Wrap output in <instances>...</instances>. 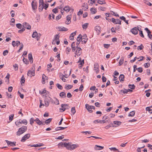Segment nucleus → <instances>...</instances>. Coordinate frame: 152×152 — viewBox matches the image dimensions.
I'll list each match as a JSON object with an SVG mask.
<instances>
[{
    "label": "nucleus",
    "instance_id": "obj_1",
    "mask_svg": "<svg viewBox=\"0 0 152 152\" xmlns=\"http://www.w3.org/2000/svg\"><path fill=\"white\" fill-rule=\"evenodd\" d=\"M27 129V126H23L18 129V131L16 132V135L17 136H20L23 134L26 131Z\"/></svg>",
    "mask_w": 152,
    "mask_h": 152
},
{
    "label": "nucleus",
    "instance_id": "obj_2",
    "mask_svg": "<svg viewBox=\"0 0 152 152\" xmlns=\"http://www.w3.org/2000/svg\"><path fill=\"white\" fill-rule=\"evenodd\" d=\"M37 3L35 0H33L31 3L32 8L34 12L35 13L37 9Z\"/></svg>",
    "mask_w": 152,
    "mask_h": 152
},
{
    "label": "nucleus",
    "instance_id": "obj_3",
    "mask_svg": "<svg viewBox=\"0 0 152 152\" xmlns=\"http://www.w3.org/2000/svg\"><path fill=\"white\" fill-rule=\"evenodd\" d=\"M61 108L59 109L60 111H62L61 112L64 111L68 109L70 107L66 104H62L61 105Z\"/></svg>",
    "mask_w": 152,
    "mask_h": 152
},
{
    "label": "nucleus",
    "instance_id": "obj_4",
    "mask_svg": "<svg viewBox=\"0 0 152 152\" xmlns=\"http://www.w3.org/2000/svg\"><path fill=\"white\" fill-rule=\"evenodd\" d=\"M51 98L50 97L45 96V105L46 107H48Z\"/></svg>",
    "mask_w": 152,
    "mask_h": 152
},
{
    "label": "nucleus",
    "instance_id": "obj_5",
    "mask_svg": "<svg viewBox=\"0 0 152 152\" xmlns=\"http://www.w3.org/2000/svg\"><path fill=\"white\" fill-rule=\"evenodd\" d=\"M30 137V134L29 133L25 135L22 138L20 141L21 142H24L26 140L29 138Z\"/></svg>",
    "mask_w": 152,
    "mask_h": 152
},
{
    "label": "nucleus",
    "instance_id": "obj_6",
    "mask_svg": "<svg viewBox=\"0 0 152 152\" xmlns=\"http://www.w3.org/2000/svg\"><path fill=\"white\" fill-rule=\"evenodd\" d=\"M81 49L78 47V46L76 47V50L75 52V54L78 56H80L81 54Z\"/></svg>",
    "mask_w": 152,
    "mask_h": 152
},
{
    "label": "nucleus",
    "instance_id": "obj_7",
    "mask_svg": "<svg viewBox=\"0 0 152 152\" xmlns=\"http://www.w3.org/2000/svg\"><path fill=\"white\" fill-rule=\"evenodd\" d=\"M82 37V42H83L84 44H86L88 39L87 35L86 34H84Z\"/></svg>",
    "mask_w": 152,
    "mask_h": 152
},
{
    "label": "nucleus",
    "instance_id": "obj_8",
    "mask_svg": "<svg viewBox=\"0 0 152 152\" xmlns=\"http://www.w3.org/2000/svg\"><path fill=\"white\" fill-rule=\"evenodd\" d=\"M144 58V57L142 56H140L139 58H137V57H135L133 59L131 60L130 61V62L131 63H133V62H134L136 61V60L137 59H139V58H140V59L138 60V61H142L143 60V58Z\"/></svg>",
    "mask_w": 152,
    "mask_h": 152
},
{
    "label": "nucleus",
    "instance_id": "obj_9",
    "mask_svg": "<svg viewBox=\"0 0 152 152\" xmlns=\"http://www.w3.org/2000/svg\"><path fill=\"white\" fill-rule=\"evenodd\" d=\"M145 30L148 33V37L151 39H152V35L151 34V32L147 28H145Z\"/></svg>",
    "mask_w": 152,
    "mask_h": 152
},
{
    "label": "nucleus",
    "instance_id": "obj_10",
    "mask_svg": "<svg viewBox=\"0 0 152 152\" xmlns=\"http://www.w3.org/2000/svg\"><path fill=\"white\" fill-rule=\"evenodd\" d=\"M122 122L120 121H113V123L115 125H116L117 126H115V125H113V124H112V126L113 127H117L118 126H120L121 125Z\"/></svg>",
    "mask_w": 152,
    "mask_h": 152
},
{
    "label": "nucleus",
    "instance_id": "obj_11",
    "mask_svg": "<svg viewBox=\"0 0 152 152\" xmlns=\"http://www.w3.org/2000/svg\"><path fill=\"white\" fill-rule=\"evenodd\" d=\"M94 70L95 71L96 74H98L99 72V65L97 64H95L94 65Z\"/></svg>",
    "mask_w": 152,
    "mask_h": 152
},
{
    "label": "nucleus",
    "instance_id": "obj_12",
    "mask_svg": "<svg viewBox=\"0 0 152 152\" xmlns=\"http://www.w3.org/2000/svg\"><path fill=\"white\" fill-rule=\"evenodd\" d=\"M71 15H69L66 16V21L65 22V23L66 24L69 25L70 24L71 22Z\"/></svg>",
    "mask_w": 152,
    "mask_h": 152
},
{
    "label": "nucleus",
    "instance_id": "obj_13",
    "mask_svg": "<svg viewBox=\"0 0 152 152\" xmlns=\"http://www.w3.org/2000/svg\"><path fill=\"white\" fill-rule=\"evenodd\" d=\"M85 106L86 108L89 112L91 113L93 112V111L91 110V106L89 105L88 104H86Z\"/></svg>",
    "mask_w": 152,
    "mask_h": 152
},
{
    "label": "nucleus",
    "instance_id": "obj_14",
    "mask_svg": "<svg viewBox=\"0 0 152 152\" xmlns=\"http://www.w3.org/2000/svg\"><path fill=\"white\" fill-rule=\"evenodd\" d=\"M58 28L59 31H66L68 30L67 28L63 26L58 27Z\"/></svg>",
    "mask_w": 152,
    "mask_h": 152
},
{
    "label": "nucleus",
    "instance_id": "obj_15",
    "mask_svg": "<svg viewBox=\"0 0 152 152\" xmlns=\"http://www.w3.org/2000/svg\"><path fill=\"white\" fill-rule=\"evenodd\" d=\"M35 121L36 123L38 124L39 125H45V124H44V122H42L38 118H37L35 120Z\"/></svg>",
    "mask_w": 152,
    "mask_h": 152
},
{
    "label": "nucleus",
    "instance_id": "obj_16",
    "mask_svg": "<svg viewBox=\"0 0 152 152\" xmlns=\"http://www.w3.org/2000/svg\"><path fill=\"white\" fill-rule=\"evenodd\" d=\"M131 32L134 35L137 34L138 33L137 28L134 27L132 28L131 30Z\"/></svg>",
    "mask_w": 152,
    "mask_h": 152
},
{
    "label": "nucleus",
    "instance_id": "obj_17",
    "mask_svg": "<svg viewBox=\"0 0 152 152\" xmlns=\"http://www.w3.org/2000/svg\"><path fill=\"white\" fill-rule=\"evenodd\" d=\"M42 83L43 84H44L45 83V80H48V77H47L44 74L42 76Z\"/></svg>",
    "mask_w": 152,
    "mask_h": 152
},
{
    "label": "nucleus",
    "instance_id": "obj_18",
    "mask_svg": "<svg viewBox=\"0 0 152 152\" xmlns=\"http://www.w3.org/2000/svg\"><path fill=\"white\" fill-rule=\"evenodd\" d=\"M23 25L24 26V27L26 28L27 29L29 30L31 28V26L29 25V24L25 22L23 23Z\"/></svg>",
    "mask_w": 152,
    "mask_h": 152
},
{
    "label": "nucleus",
    "instance_id": "obj_19",
    "mask_svg": "<svg viewBox=\"0 0 152 152\" xmlns=\"http://www.w3.org/2000/svg\"><path fill=\"white\" fill-rule=\"evenodd\" d=\"M104 148L103 146L96 145L94 147V149L96 150H101L103 149Z\"/></svg>",
    "mask_w": 152,
    "mask_h": 152
},
{
    "label": "nucleus",
    "instance_id": "obj_20",
    "mask_svg": "<svg viewBox=\"0 0 152 152\" xmlns=\"http://www.w3.org/2000/svg\"><path fill=\"white\" fill-rule=\"evenodd\" d=\"M28 58L30 63H33V58L31 53H30L28 54Z\"/></svg>",
    "mask_w": 152,
    "mask_h": 152
},
{
    "label": "nucleus",
    "instance_id": "obj_21",
    "mask_svg": "<svg viewBox=\"0 0 152 152\" xmlns=\"http://www.w3.org/2000/svg\"><path fill=\"white\" fill-rule=\"evenodd\" d=\"M76 31H75L71 34L69 37L70 40H72L74 39V36L76 34Z\"/></svg>",
    "mask_w": 152,
    "mask_h": 152
},
{
    "label": "nucleus",
    "instance_id": "obj_22",
    "mask_svg": "<svg viewBox=\"0 0 152 152\" xmlns=\"http://www.w3.org/2000/svg\"><path fill=\"white\" fill-rule=\"evenodd\" d=\"M100 27L99 26H97L95 27V29L98 34L100 33Z\"/></svg>",
    "mask_w": 152,
    "mask_h": 152
},
{
    "label": "nucleus",
    "instance_id": "obj_23",
    "mask_svg": "<svg viewBox=\"0 0 152 152\" xmlns=\"http://www.w3.org/2000/svg\"><path fill=\"white\" fill-rule=\"evenodd\" d=\"M119 80L120 82L121 81H124V76L123 74L120 75L119 77Z\"/></svg>",
    "mask_w": 152,
    "mask_h": 152
},
{
    "label": "nucleus",
    "instance_id": "obj_24",
    "mask_svg": "<svg viewBox=\"0 0 152 152\" xmlns=\"http://www.w3.org/2000/svg\"><path fill=\"white\" fill-rule=\"evenodd\" d=\"M82 35L81 34H79L77 38V40L78 42H80L81 41H82Z\"/></svg>",
    "mask_w": 152,
    "mask_h": 152
},
{
    "label": "nucleus",
    "instance_id": "obj_25",
    "mask_svg": "<svg viewBox=\"0 0 152 152\" xmlns=\"http://www.w3.org/2000/svg\"><path fill=\"white\" fill-rule=\"evenodd\" d=\"M88 6L87 4L85 3L83 4V5L82 6V9L84 10H86L88 9Z\"/></svg>",
    "mask_w": 152,
    "mask_h": 152
},
{
    "label": "nucleus",
    "instance_id": "obj_26",
    "mask_svg": "<svg viewBox=\"0 0 152 152\" xmlns=\"http://www.w3.org/2000/svg\"><path fill=\"white\" fill-rule=\"evenodd\" d=\"M20 120H17L15 122L16 125L17 126H20V124H21V122L20 121Z\"/></svg>",
    "mask_w": 152,
    "mask_h": 152
},
{
    "label": "nucleus",
    "instance_id": "obj_27",
    "mask_svg": "<svg viewBox=\"0 0 152 152\" xmlns=\"http://www.w3.org/2000/svg\"><path fill=\"white\" fill-rule=\"evenodd\" d=\"M16 26L18 28L21 29L23 28H24V26L23 25H22L20 23H18L16 24Z\"/></svg>",
    "mask_w": 152,
    "mask_h": 152
},
{
    "label": "nucleus",
    "instance_id": "obj_28",
    "mask_svg": "<svg viewBox=\"0 0 152 152\" xmlns=\"http://www.w3.org/2000/svg\"><path fill=\"white\" fill-rule=\"evenodd\" d=\"M124 57H122L120 59L119 62V63L118 64L119 66H120L121 65L124 61Z\"/></svg>",
    "mask_w": 152,
    "mask_h": 152
},
{
    "label": "nucleus",
    "instance_id": "obj_29",
    "mask_svg": "<svg viewBox=\"0 0 152 152\" xmlns=\"http://www.w3.org/2000/svg\"><path fill=\"white\" fill-rule=\"evenodd\" d=\"M32 37L33 38H34L36 37L37 38L38 37V33L36 31L33 33Z\"/></svg>",
    "mask_w": 152,
    "mask_h": 152
},
{
    "label": "nucleus",
    "instance_id": "obj_30",
    "mask_svg": "<svg viewBox=\"0 0 152 152\" xmlns=\"http://www.w3.org/2000/svg\"><path fill=\"white\" fill-rule=\"evenodd\" d=\"M70 10V8L69 6H65L63 8V10L66 12H68Z\"/></svg>",
    "mask_w": 152,
    "mask_h": 152
},
{
    "label": "nucleus",
    "instance_id": "obj_31",
    "mask_svg": "<svg viewBox=\"0 0 152 152\" xmlns=\"http://www.w3.org/2000/svg\"><path fill=\"white\" fill-rule=\"evenodd\" d=\"M90 11L92 14H95L96 12V10L95 8H91L90 9Z\"/></svg>",
    "mask_w": 152,
    "mask_h": 152
},
{
    "label": "nucleus",
    "instance_id": "obj_32",
    "mask_svg": "<svg viewBox=\"0 0 152 152\" xmlns=\"http://www.w3.org/2000/svg\"><path fill=\"white\" fill-rule=\"evenodd\" d=\"M66 93L64 92H61L60 93L59 96L62 98H64L66 97Z\"/></svg>",
    "mask_w": 152,
    "mask_h": 152
},
{
    "label": "nucleus",
    "instance_id": "obj_33",
    "mask_svg": "<svg viewBox=\"0 0 152 152\" xmlns=\"http://www.w3.org/2000/svg\"><path fill=\"white\" fill-rule=\"evenodd\" d=\"M135 112L134 111H133L130 112L128 115L129 116H134L135 115Z\"/></svg>",
    "mask_w": 152,
    "mask_h": 152
},
{
    "label": "nucleus",
    "instance_id": "obj_34",
    "mask_svg": "<svg viewBox=\"0 0 152 152\" xmlns=\"http://www.w3.org/2000/svg\"><path fill=\"white\" fill-rule=\"evenodd\" d=\"M52 119L51 118H49L48 119H47L45 121V123H44V124H49L51 121Z\"/></svg>",
    "mask_w": 152,
    "mask_h": 152
},
{
    "label": "nucleus",
    "instance_id": "obj_35",
    "mask_svg": "<svg viewBox=\"0 0 152 152\" xmlns=\"http://www.w3.org/2000/svg\"><path fill=\"white\" fill-rule=\"evenodd\" d=\"M97 2L98 3L101 4H106V2L104 1V0H98L97 1Z\"/></svg>",
    "mask_w": 152,
    "mask_h": 152
},
{
    "label": "nucleus",
    "instance_id": "obj_36",
    "mask_svg": "<svg viewBox=\"0 0 152 152\" xmlns=\"http://www.w3.org/2000/svg\"><path fill=\"white\" fill-rule=\"evenodd\" d=\"M48 91H46L45 89H43L42 91H39V94H47Z\"/></svg>",
    "mask_w": 152,
    "mask_h": 152
},
{
    "label": "nucleus",
    "instance_id": "obj_37",
    "mask_svg": "<svg viewBox=\"0 0 152 152\" xmlns=\"http://www.w3.org/2000/svg\"><path fill=\"white\" fill-rule=\"evenodd\" d=\"M78 62L80 63V64H79L80 65H82L84 63V60L83 59L82 61H81V58H80Z\"/></svg>",
    "mask_w": 152,
    "mask_h": 152
},
{
    "label": "nucleus",
    "instance_id": "obj_38",
    "mask_svg": "<svg viewBox=\"0 0 152 152\" xmlns=\"http://www.w3.org/2000/svg\"><path fill=\"white\" fill-rule=\"evenodd\" d=\"M77 147V145L75 144H73L70 146L71 149L73 150Z\"/></svg>",
    "mask_w": 152,
    "mask_h": 152
},
{
    "label": "nucleus",
    "instance_id": "obj_39",
    "mask_svg": "<svg viewBox=\"0 0 152 152\" xmlns=\"http://www.w3.org/2000/svg\"><path fill=\"white\" fill-rule=\"evenodd\" d=\"M72 85H68L67 86H65V88L67 90H69L71 89L72 87Z\"/></svg>",
    "mask_w": 152,
    "mask_h": 152
},
{
    "label": "nucleus",
    "instance_id": "obj_40",
    "mask_svg": "<svg viewBox=\"0 0 152 152\" xmlns=\"http://www.w3.org/2000/svg\"><path fill=\"white\" fill-rule=\"evenodd\" d=\"M88 23H86L82 25V28L83 29H86L88 26Z\"/></svg>",
    "mask_w": 152,
    "mask_h": 152
},
{
    "label": "nucleus",
    "instance_id": "obj_41",
    "mask_svg": "<svg viewBox=\"0 0 152 152\" xmlns=\"http://www.w3.org/2000/svg\"><path fill=\"white\" fill-rule=\"evenodd\" d=\"M25 82V78L24 77V75H23L21 78L20 82L21 84L22 83H24Z\"/></svg>",
    "mask_w": 152,
    "mask_h": 152
},
{
    "label": "nucleus",
    "instance_id": "obj_42",
    "mask_svg": "<svg viewBox=\"0 0 152 152\" xmlns=\"http://www.w3.org/2000/svg\"><path fill=\"white\" fill-rule=\"evenodd\" d=\"M129 88L131 89H134L135 88V86L134 84H129L128 85Z\"/></svg>",
    "mask_w": 152,
    "mask_h": 152
},
{
    "label": "nucleus",
    "instance_id": "obj_43",
    "mask_svg": "<svg viewBox=\"0 0 152 152\" xmlns=\"http://www.w3.org/2000/svg\"><path fill=\"white\" fill-rule=\"evenodd\" d=\"M71 50V48L69 47H67L66 50V53L68 54L69 53V52Z\"/></svg>",
    "mask_w": 152,
    "mask_h": 152
},
{
    "label": "nucleus",
    "instance_id": "obj_44",
    "mask_svg": "<svg viewBox=\"0 0 152 152\" xmlns=\"http://www.w3.org/2000/svg\"><path fill=\"white\" fill-rule=\"evenodd\" d=\"M71 113L73 115H74L75 114V113L76 112L75 107H73L72 108L71 110Z\"/></svg>",
    "mask_w": 152,
    "mask_h": 152
},
{
    "label": "nucleus",
    "instance_id": "obj_45",
    "mask_svg": "<svg viewBox=\"0 0 152 152\" xmlns=\"http://www.w3.org/2000/svg\"><path fill=\"white\" fill-rule=\"evenodd\" d=\"M35 121V120L34 119V118H31L30 120V123L31 125H32L34 123V121Z\"/></svg>",
    "mask_w": 152,
    "mask_h": 152
},
{
    "label": "nucleus",
    "instance_id": "obj_46",
    "mask_svg": "<svg viewBox=\"0 0 152 152\" xmlns=\"http://www.w3.org/2000/svg\"><path fill=\"white\" fill-rule=\"evenodd\" d=\"M56 40H59V34H57L55 36L54 39Z\"/></svg>",
    "mask_w": 152,
    "mask_h": 152
},
{
    "label": "nucleus",
    "instance_id": "obj_47",
    "mask_svg": "<svg viewBox=\"0 0 152 152\" xmlns=\"http://www.w3.org/2000/svg\"><path fill=\"white\" fill-rule=\"evenodd\" d=\"M21 124L22 123L25 125L27 124L28 123V122L26 119H23V120L21 121Z\"/></svg>",
    "mask_w": 152,
    "mask_h": 152
},
{
    "label": "nucleus",
    "instance_id": "obj_48",
    "mask_svg": "<svg viewBox=\"0 0 152 152\" xmlns=\"http://www.w3.org/2000/svg\"><path fill=\"white\" fill-rule=\"evenodd\" d=\"M13 117H14V114H11V115H10L9 117V120L10 121V122L13 119Z\"/></svg>",
    "mask_w": 152,
    "mask_h": 152
},
{
    "label": "nucleus",
    "instance_id": "obj_49",
    "mask_svg": "<svg viewBox=\"0 0 152 152\" xmlns=\"http://www.w3.org/2000/svg\"><path fill=\"white\" fill-rule=\"evenodd\" d=\"M120 93H123L124 94H126L128 93L127 89H124V90H121L120 91Z\"/></svg>",
    "mask_w": 152,
    "mask_h": 152
},
{
    "label": "nucleus",
    "instance_id": "obj_50",
    "mask_svg": "<svg viewBox=\"0 0 152 152\" xmlns=\"http://www.w3.org/2000/svg\"><path fill=\"white\" fill-rule=\"evenodd\" d=\"M89 1H88V3H89V5H91L94 3L95 1V0H89Z\"/></svg>",
    "mask_w": 152,
    "mask_h": 152
},
{
    "label": "nucleus",
    "instance_id": "obj_51",
    "mask_svg": "<svg viewBox=\"0 0 152 152\" xmlns=\"http://www.w3.org/2000/svg\"><path fill=\"white\" fill-rule=\"evenodd\" d=\"M14 69L15 70H17L18 69V65L17 64H15L13 65Z\"/></svg>",
    "mask_w": 152,
    "mask_h": 152
},
{
    "label": "nucleus",
    "instance_id": "obj_52",
    "mask_svg": "<svg viewBox=\"0 0 152 152\" xmlns=\"http://www.w3.org/2000/svg\"><path fill=\"white\" fill-rule=\"evenodd\" d=\"M55 15L54 14H50L49 15V19H51V17H52L53 19H55Z\"/></svg>",
    "mask_w": 152,
    "mask_h": 152
},
{
    "label": "nucleus",
    "instance_id": "obj_53",
    "mask_svg": "<svg viewBox=\"0 0 152 152\" xmlns=\"http://www.w3.org/2000/svg\"><path fill=\"white\" fill-rule=\"evenodd\" d=\"M150 109L149 107H147L146 108V110L148 111L150 114H151L152 113V110Z\"/></svg>",
    "mask_w": 152,
    "mask_h": 152
},
{
    "label": "nucleus",
    "instance_id": "obj_54",
    "mask_svg": "<svg viewBox=\"0 0 152 152\" xmlns=\"http://www.w3.org/2000/svg\"><path fill=\"white\" fill-rule=\"evenodd\" d=\"M144 65L145 68H148L150 66V63H145L144 64Z\"/></svg>",
    "mask_w": 152,
    "mask_h": 152
},
{
    "label": "nucleus",
    "instance_id": "obj_55",
    "mask_svg": "<svg viewBox=\"0 0 152 152\" xmlns=\"http://www.w3.org/2000/svg\"><path fill=\"white\" fill-rule=\"evenodd\" d=\"M44 8V5H39V11H42Z\"/></svg>",
    "mask_w": 152,
    "mask_h": 152
},
{
    "label": "nucleus",
    "instance_id": "obj_56",
    "mask_svg": "<svg viewBox=\"0 0 152 152\" xmlns=\"http://www.w3.org/2000/svg\"><path fill=\"white\" fill-rule=\"evenodd\" d=\"M143 46L142 44H141L140 46H139L138 47L137 49L140 50H141L143 49Z\"/></svg>",
    "mask_w": 152,
    "mask_h": 152
},
{
    "label": "nucleus",
    "instance_id": "obj_57",
    "mask_svg": "<svg viewBox=\"0 0 152 152\" xmlns=\"http://www.w3.org/2000/svg\"><path fill=\"white\" fill-rule=\"evenodd\" d=\"M56 86L57 87V88L60 89L61 90L63 88L62 86L58 83H57L56 84Z\"/></svg>",
    "mask_w": 152,
    "mask_h": 152
},
{
    "label": "nucleus",
    "instance_id": "obj_58",
    "mask_svg": "<svg viewBox=\"0 0 152 152\" xmlns=\"http://www.w3.org/2000/svg\"><path fill=\"white\" fill-rule=\"evenodd\" d=\"M31 69H32V70H31V73H32V76H34L35 75V68H34V67H32Z\"/></svg>",
    "mask_w": 152,
    "mask_h": 152
},
{
    "label": "nucleus",
    "instance_id": "obj_59",
    "mask_svg": "<svg viewBox=\"0 0 152 152\" xmlns=\"http://www.w3.org/2000/svg\"><path fill=\"white\" fill-rule=\"evenodd\" d=\"M137 70L139 72L141 73L143 71L142 68L141 67H140L137 68Z\"/></svg>",
    "mask_w": 152,
    "mask_h": 152
},
{
    "label": "nucleus",
    "instance_id": "obj_60",
    "mask_svg": "<svg viewBox=\"0 0 152 152\" xmlns=\"http://www.w3.org/2000/svg\"><path fill=\"white\" fill-rule=\"evenodd\" d=\"M39 5H44V3L43 0H39Z\"/></svg>",
    "mask_w": 152,
    "mask_h": 152
},
{
    "label": "nucleus",
    "instance_id": "obj_61",
    "mask_svg": "<svg viewBox=\"0 0 152 152\" xmlns=\"http://www.w3.org/2000/svg\"><path fill=\"white\" fill-rule=\"evenodd\" d=\"M94 122L95 123H101V120H94Z\"/></svg>",
    "mask_w": 152,
    "mask_h": 152
},
{
    "label": "nucleus",
    "instance_id": "obj_62",
    "mask_svg": "<svg viewBox=\"0 0 152 152\" xmlns=\"http://www.w3.org/2000/svg\"><path fill=\"white\" fill-rule=\"evenodd\" d=\"M31 70H29L28 71V76H30L31 77H32V73H31Z\"/></svg>",
    "mask_w": 152,
    "mask_h": 152
},
{
    "label": "nucleus",
    "instance_id": "obj_63",
    "mask_svg": "<svg viewBox=\"0 0 152 152\" xmlns=\"http://www.w3.org/2000/svg\"><path fill=\"white\" fill-rule=\"evenodd\" d=\"M52 12L55 13H57L58 11V9L57 8H55L52 10Z\"/></svg>",
    "mask_w": 152,
    "mask_h": 152
},
{
    "label": "nucleus",
    "instance_id": "obj_64",
    "mask_svg": "<svg viewBox=\"0 0 152 152\" xmlns=\"http://www.w3.org/2000/svg\"><path fill=\"white\" fill-rule=\"evenodd\" d=\"M61 15L60 14L56 17V20H58L59 19H60L61 18Z\"/></svg>",
    "mask_w": 152,
    "mask_h": 152
}]
</instances>
